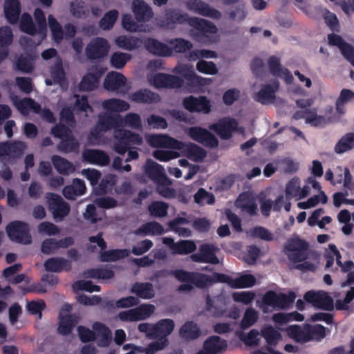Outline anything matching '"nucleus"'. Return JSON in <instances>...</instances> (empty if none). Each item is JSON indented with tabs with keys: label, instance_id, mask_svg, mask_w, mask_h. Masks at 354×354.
<instances>
[{
	"label": "nucleus",
	"instance_id": "nucleus-1",
	"mask_svg": "<svg viewBox=\"0 0 354 354\" xmlns=\"http://www.w3.org/2000/svg\"><path fill=\"white\" fill-rule=\"evenodd\" d=\"M183 78L167 73H159L153 77V84L156 88H180L184 85V80L187 85L192 88H198L208 85L212 82L210 78H205L196 74L194 67L189 64L176 66L174 71Z\"/></svg>",
	"mask_w": 354,
	"mask_h": 354
},
{
	"label": "nucleus",
	"instance_id": "nucleus-2",
	"mask_svg": "<svg viewBox=\"0 0 354 354\" xmlns=\"http://www.w3.org/2000/svg\"><path fill=\"white\" fill-rule=\"evenodd\" d=\"M113 138V149L117 153L123 156L128 152L126 162L138 159V147L143 144L141 135L130 130L120 129L115 130Z\"/></svg>",
	"mask_w": 354,
	"mask_h": 354
},
{
	"label": "nucleus",
	"instance_id": "nucleus-3",
	"mask_svg": "<svg viewBox=\"0 0 354 354\" xmlns=\"http://www.w3.org/2000/svg\"><path fill=\"white\" fill-rule=\"evenodd\" d=\"M163 22L167 27L170 28H174L176 24H188L203 35L214 34L217 32V28L212 22L196 17H189L187 13H183L174 8L166 10Z\"/></svg>",
	"mask_w": 354,
	"mask_h": 354
},
{
	"label": "nucleus",
	"instance_id": "nucleus-4",
	"mask_svg": "<svg viewBox=\"0 0 354 354\" xmlns=\"http://www.w3.org/2000/svg\"><path fill=\"white\" fill-rule=\"evenodd\" d=\"M174 326V322L170 319H160L153 325L151 334L152 338L156 340L147 346V354H153L165 348L169 344L167 336L172 333Z\"/></svg>",
	"mask_w": 354,
	"mask_h": 354
},
{
	"label": "nucleus",
	"instance_id": "nucleus-5",
	"mask_svg": "<svg viewBox=\"0 0 354 354\" xmlns=\"http://www.w3.org/2000/svg\"><path fill=\"white\" fill-rule=\"evenodd\" d=\"M295 299L296 294L292 291L285 294L277 293L273 290H268L263 295L261 301H257V304L261 309L268 306L284 309L291 307Z\"/></svg>",
	"mask_w": 354,
	"mask_h": 354
},
{
	"label": "nucleus",
	"instance_id": "nucleus-6",
	"mask_svg": "<svg viewBox=\"0 0 354 354\" xmlns=\"http://www.w3.org/2000/svg\"><path fill=\"white\" fill-rule=\"evenodd\" d=\"M6 230L12 241L24 245L30 244L32 242L28 225L24 221H12L6 226Z\"/></svg>",
	"mask_w": 354,
	"mask_h": 354
},
{
	"label": "nucleus",
	"instance_id": "nucleus-7",
	"mask_svg": "<svg viewBox=\"0 0 354 354\" xmlns=\"http://www.w3.org/2000/svg\"><path fill=\"white\" fill-rule=\"evenodd\" d=\"M304 301L319 310H335L334 300L324 290H308L304 295Z\"/></svg>",
	"mask_w": 354,
	"mask_h": 354
},
{
	"label": "nucleus",
	"instance_id": "nucleus-8",
	"mask_svg": "<svg viewBox=\"0 0 354 354\" xmlns=\"http://www.w3.org/2000/svg\"><path fill=\"white\" fill-rule=\"evenodd\" d=\"M46 199L48 209L51 212L55 221H62L69 214L70 205L59 195L55 193H48Z\"/></svg>",
	"mask_w": 354,
	"mask_h": 354
},
{
	"label": "nucleus",
	"instance_id": "nucleus-9",
	"mask_svg": "<svg viewBox=\"0 0 354 354\" xmlns=\"http://www.w3.org/2000/svg\"><path fill=\"white\" fill-rule=\"evenodd\" d=\"M308 248V242L298 236L288 239L284 246L286 251L291 252L288 258L295 263L302 262L307 259Z\"/></svg>",
	"mask_w": 354,
	"mask_h": 354
},
{
	"label": "nucleus",
	"instance_id": "nucleus-10",
	"mask_svg": "<svg viewBox=\"0 0 354 354\" xmlns=\"http://www.w3.org/2000/svg\"><path fill=\"white\" fill-rule=\"evenodd\" d=\"M110 48L108 41L103 37L92 39L87 44L85 54L89 60L100 59L107 55Z\"/></svg>",
	"mask_w": 354,
	"mask_h": 354
},
{
	"label": "nucleus",
	"instance_id": "nucleus-11",
	"mask_svg": "<svg viewBox=\"0 0 354 354\" xmlns=\"http://www.w3.org/2000/svg\"><path fill=\"white\" fill-rule=\"evenodd\" d=\"M183 107L190 113L208 114L211 111L210 100L206 96L190 95L183 100Z\"/></svg>",
	"mask_w": 354,
	"mask_h": 354
},
{
	"label": "nucleus",
	"instance_id": "nucleus-12",
	"mask_svg": "<svg viewBox=\"0 0 354 354\" xmlns=\"http://www.w3.org/2000/svg\"><path fill=\"white\" fill-rule=\"evenodd\" d=\"M218 248L212 244L203 243L200 245L198 252L190 255L192 261L211 264H218L219 259L216 255Z\"/></svg>",
	"mask_w": 354,
	"mask_h": 354
},
{
	"label": "nucleus",
	"instance_id": "nucleus-13",
	"mask_svg": "<svg viewBox=\"0 0 354 354\" xmlns=\"http://www.w3.org/2000/svg\"><path fill=\"white\" fill-rule=\"evenodd\" d=\"M188 136L205 147L214 148L218 145V140L210 131L201 127H192L188 129Z\"/></svg>",
	"mask_w": 354,
	"mask_h": 354
},
{
	"label": "nucleus",
	"instance_id": "nucleus-14",
	"mask_svg": "<svg viewBox=\"0 0 354 354\" xmlns=\"http://www.w3.org/2000/svg\"><path fill=\"white\" fill-rule=\"evenodd\" d=\"M239 123L234 118H224L218 122L212 124L209 128L215 131L223 140L230 139L236 131Z\"/></svg>",
	"mask_w": 354,
	"mask_h": 354
},
{
	"label": "nucleus",
	"instance_id": "nucleus-15",
	"mask_svg": "<svg viewBox=\"0 0 354 354\" xmlns=\"http://www.w3.org/2000/svg\"><path fill=\"white\" fill-rule=\"evenodd\" d=\"M185 5L189 10L203 17L219 19L222 16L219 10L211 8L201 0H188Z\"/></svg>",
	"mask_w": 354,
	"mask_h": 354
},
{
	"label": "nucleus",
	"instance_id": "nucleus-16",
	"mask_svg": "<svg viewBox=\"0 0 354 354\" xmlns=\"http://www.w3.org/2000/svg\"><path fill=\"white\" fill-rule=\"evenodd\" d=\"M151 147L156 148L180 149L183 142L166 134H152L147 138Z\"/></svg>",
	"mask_w": 354,
	"mask_h": 354
},
{
	"label": "nucleus",
	"instance_id": "nucleus-17",
	"mask_svg": "<svg viewBox=\"0 0 354 354\" xmlns=\"http://www.w3.org/2000/svg\"><path fill=\"white\" fill-rule=\"evenodd\" d=\"M105 73L103 68L95 66L92 72L88 73L81 80L79 89L81 91H91L98 87L100 80Z\"/></svg>",
	"mask_w": 354,
	"mask_h": 354
},
{
	"label": "nucleus",
	"instance_id": "nucleus-18",
	"mask_svg": "<svg viewBox=\"0 0 354 354\" xmlns=\"http://www.w3.org/2000/svg\"><path fill=\"white\" fill-rule=\"evenodd\" d=\"M144 171L148 178L158 184L163 185L169 181L164 172L163 167L151 159L147 160L144 166Z\"/></svg>",
	"mask_w": 354,
	"mask_h": 354
},
{
	"label": "nucleus",
	"instance_id": "nucleus-19",
	"mask_svg": "<svg viewBox=\"0 0 354 354\" xmlns=\"http://www.w3.org/2000/svg\"><path fill=\"white\" fill-rule=\"evenodd\" d=\"M92 328L95 330L97 345L100 348L109 346L112 342V333L110 328L99 322H94Z\"/></svg>",
	"mask_w": 354,
	"mask_h": 354
},
{
	"label": "nucleus",
	"instance_id": "nucleus-20",
	"mask_svg": "<svg viewBox=\"0 0 354 354\" xmlns=\"http://www.w3.org/2000/svg\"><path fill=\"white\" fill-rule=\"evenodd\" d=\"M44 268L48 272H70L72 269V263L71 261L63 257H50L44 261Z\"/></svg>",
	"mask_w": 354,
	"mask_h": 354
},
{
	"label": "nucleus",
	"instance_id": "nucleus-21",
	"mask_svg": "<svg viewBox=\"0 0 354 354\" xmlns=\"http://www.w3.org/2000/svg\"><path fill=\"white\" fill-rule=\"evenodd\" d=\"M173 274L179 281L193 283L199 288H202L203 279H206L203 273L189 272L182 269L174 270Z\"/></svg>",
	"mask_w": 354,
	"mask_h": 354
},
{
	"label": "nucleus",
	"instance_id": "nucleus-22",
	"mask_svg": "<svg viewBox=\"0 0 354 354\" xmlns=\"http://www.w3.org/2000/svg\"><path fill=\"white\" fill-rule=\"evenodd\" d=\"M132 12L137 22H147L153 16L151 8L143 0H133Z\"/></svg>",
	"mask_w": 354,
	"mask_h": 354
},
{
	"label": "nucleus",
	"instance_id": "nucleus-23",
	"mask_svg": "<svg viewBox=\"0 0 354 354\" xmlns=\"http://www.w3.org/2000/svg\"><path fill=\"white\" fill-rule=\"evenodd\" d=\"M129 100L136 103L151 104L160 101V95L147 88H140L131 93Z\"/></svg>",
	"mask_w": 354,
	"mask_h": 354
},
{
	"label": "nucleus",
	"instance_id": "nucleus-24",
	"mask_svg": "<svg viewBox=\"0 0 354 354\" xmlns=\"http://www.w3.org/2000/svg\"><path fill=\"white\" fill-rule=\"evenodd\" d=\"M82 158L85 162L100 166H106L110 162L108 154L100 149H85L82 152Z\"/></svg>",
	"mask_w": 354,
	"mask_h": 354
},
{
	"label": "nucleus",
	"instance_id": "nucleus-25",
	"mask_svg": "<svg viewBox=\"0 0 354 354\" xmlns=\"http://www.w3.org/2000/svg\"><path fill=\"white\" fill-rule=\"evenodd\" d=\"M97 126L100 127L103 132L123 126V118L119 114L104 113L98 116Z\"/></svg>",
	"mask_w": 354,
	"mask_h": 354
},
{
	"label": "nucleus",
	"instance_id": "nucleus-26",
	"mask_svg": "<svg viewBox=\"0 0 354 354\" xmlns=\"http://www.w3.org/2000/svg\"><path fill=\"white\" fill-rule=\"evenodd\" d=\"M139 299L133 296L122 297L118 301L104 299L102 306L104 310H115L116 308H131L138 305Z\"/></svg>",
	"mask_w": 354,
	"mask_h": 354
},
{
	"label": "nucleus",
	"instance_id": "nucleus-27",
	"mask_svg": "<svg viewBox=\"0 0 354 354\" xmlns=\"http://www.w3.org/2000/svg\"><path fill=\"white\" fill-rule=\"evenodd\" d=\"M86 185L84 180L75 178L71 185H66L62 190L64 196L68 200H75L77 196L86 193Z\"/></svg>",
	"mask_w": 354,
	"mask_h": 354
},
{
	"label": "nucleus",
	"instance_id": "nucleus-28",
	"mask_svg": "<svg viewBox=\"0 0 354 354\" xmlns=\"http://www.w3.org/2000/svg\"><path fill=\"white\" fill-rule=\"evenodd\" d=\"M227 347V341L216 335L209 337L203 344V348L208 354L221 353L226 350Z\"/></svg>",
	"mask_w": 354,
	"mask_h": 354
},
{
	"label": "nucleus",
	"instance_id": "nucleus-29",
	"mask_svg": "<svg viewBox=\"0 0 354 354\" xmlns=\"http://www.w3.org/2000/svg\"><path fill=\"white\" fill-rule=\"evenodd\" d=\"M126 83L127 78L123 74L112 71L106 76L104 86L108 91H115L124 86Z\"/></svg>",
	"mask_w": 354,
	"mask_h": 354
},
{
	"label": "nucleus",
	"instance_id": "nucleus-30",
	"mask_svg": "<svg viewBox=\"0 0 354 354\" xmlns=\"http://www.w3.org/2000/svg\"><path fill=\"white\" fill-rule=\"evenodd\" d=\"M177 149L182 151L189 160L194 162H201L207 156L204 149L193 143L185 144L183 142L181 148Z\"/></svg>",
	"mask_w": 354,
	"mask_h": 354
},
{
	"label": "nucleus",
	"instance_id": "nucleus-31",
	"mask_svg": "<svg viewBox=\"0 0 354 354\" xmlns=\"http://www.w3.org/2000/svg\"><path fill=\"white\" fill-rule=\"evenodd\" d=\"M59 317V322L57 330L62 335L70 334L79 322V317L76 315L66 314L62 315L60 313Z\"/></svg>",
	"mask_w": 354,
	"mask_h": 354
},
{
	"label": "nucleus",
	"instance_id": "nucleus-32",
	"mask_svg": "<svg viewBox=\"0 0 354 354\" xmlns=\"http://www.w3.org/2000/svg\"><path fill=\"white\" fill-rule=\"evenodd\" d=\"M145 48L151 53L159 56H168L171 54L169 47L154 38H147L144 41Z\"/></svg>",
	"mask_w": 354,
	"mask_h": 354
},
{
	"label": "nucleus",
	"instance_id": "nucleus-33",
	"mask_svg": "<svg viewBox=\"0 0 354 354\" xmlns=\"http://www.w3.org/2000/svg\"><path fill=\"white\" fill-rule=\"evenodd\" d=\"M5 16L10 24L17 23L21 13V3L19 0H6L4 5Z\"/></svg>",
	"mask_w": 354,
	"mask_h": 354
},
{
	"label": "nucleus",
	"instance_id": "nucleus-34",
	"mask_svg": "<svg viewBox=\"0 0 354 354\" xmlns=\"http://www.w3.org/2000/svg\"><path fill=\"white\" fill-rule=\"evenodd\" d=\"M287 335L295 342L304 344L309 342V337L306 333V324L302 326L291 325L286 328Z\"/></svg>",
	"mask_w": 354,
	"mask_h": 354
},
{
	"label": "nucleus",
	"instance_id": "nucleus-35",
	"mask_svg": "<svg viewBox=\"0 0 354 354\" xmlns=\"http://www.w3.org/2000/svg\"><path fill=\"white\" fill-rule=\"evenodd\" d=\"M180 337L187 341L194 340L201 335L198 325L192 321L186 322L179 330Z\"/></svg>",
	"mask_w": 354,
	"mask_h": 354
},
{
	"label": "nucleus",
	"instance_id": "nucleus-36",
	"mask_svg": "<svg viewBox=\"0 0 354 354\" xmlns=\"http://www.w3.org/2000/svg\"><path fill=\"white\" fill-rule=\"evenodd\" d=\"M57 150L63 153L77 152L80 149V142L75 138L73 132L60 140L57 146Z\"/></svg>",
	"mask_w": 354,
	"mask_h": 354
},
{
	"label": "nucleus",
	"instance_id": "nucleus-37",
	"mask_svg": "<svg viewBox=\"0 0 354 354\" xmlns=\"http://www.w3.org/2000/svg\"><path fill=\"white\" fill-rule=\"evenodd\" d=\"M165 232L163 226L156 221H150L141 225L135 231L136 235H161Z\"/></svg>",
	"mask_w": 354,
	"mask_h": 354
},
{
	"label": "nucleus",
	"instance_id": "nucleus-38",
	"mask_svg": "<svg viewBox=\"0 0 354 354\" xmlns=\"http://www.w3.org/2000/svg\"><path fill=\"white\" fill-rule=\"evenodd\" d=\"M34 60L35 56L32 54H21L15 62V68L24 73H30L34 69Z\"/></svg>",
	"mask_w": 354,
	"mask_h": 354
},
{
	"label": "nucleus",
	"instance_id": "nucleus-39",
	"mask_svg": "<svg viewBox=\"0 0 354 354\" xmlns=\"http://www.w3.org/2000/svg\"><path fill=\"white\" fill-rule=\"evenodd\" d=\"M268 64L272 75L279 77L284 76L287 80L290 79V80L292 79L290 71L282 67L280 64V59L277 57H270L268 60Z\"/></svg>",
	"mask_w": 354,
	"mask_h": 354
},
{
	"label": "nucleus",
	"instance_id": "nucleus-40",
	"mask_svg": "<svg viewBox=\"0 0 354 354\" xmlns=\"http://www.w3.org/2000/svg\"><path fill=\"white\" fill-rule=\"evenodd\" d=\"M354 149V133L344 134L336 143L334 151L337 154H342Z\"/></svg>",
	"mask_w": 354,
	"mask_h": 354
},
{
	"label": "nucleus",
	"instance_id": "nucleus-41",
	"mask_svg": "<svg viewBox=\"0 0 354 354\" xmlns=\"http://www.w3.org/2000/svg\"><path fill=\"white\" fill-rule=\"evenodd\" d=\"M129 255L127 249H113L106 251H102L100 254L101 262H113L124 259Z\"/></svg>",
	"mask_w": 354,
	"mask_h": 354
},
{
	"label": "nucleus",
	"instance_id": "nucleus-42",
	"mask_svg": "<svg viewBox=\"0 0 354 354\" xmlns=\"http://www.w3.org/2000/svg\"><path fill=\"white\" fill-rule=\"evenodd\" d=\"M115 44L119 48L131 51L138 48L142 41L136 37L120 35L115 39Z\"/></svg>",
	"mask_w": 354,
	"mask_h": 354
},
{
	"label": "nucleus",
	"instance_id": "nucleus-43",
	"mask_svg": "<svg viewBox=\"0 0 354 354\" xmlns=\"http://www.w3.org/2000/svg\"><path fill=\"white\" fill-rule=\"evenodd\" d=\"M102 107L106 111L119 113L128 111L130 108V105L124 100L111 98L103 101Z\"/></svg>",
	"mask_w": 354,
	"mask_h": 354
},
{
	"label": "nucleus",
	"instance_id": "nucleus-44",
	"mask_svg": "<svg viewBox=\"0 0 354 354\" xmlns=\"http://www.w3.org/2000/svg\"><path fill=\"white\" fill-rule=\"evenodd\" d=\"M154 311H120L119 318L125 322H138L149 318Z\"/></svg>",
	"mask_w": 354,
	"mask_h": 354
},
{
	"label": "nucleus",
	"instance_id": "nucleus-45",
	"mask_svg": "<svg viewBox=\"0 0 354 354\" xmlns=\"http://www.w3.org/2000/svg\"><path fill=\"white\" fill-rule=\"evenodd\" d=\"M131 292L142 299H151L154 296L153 286L150 283H136L131 288Z\"/></svg>",
	"mask_w": 354,
	"mask_h": 354
},
{
	"label": "nucleus",
	"instance_id": "nucleus-46",
	"mask_svg": "<svg viewBox=\"0 0 354 354\" xmlns=\"http://www.w3.org/2000/svg\"><path fill=\"white\" fill-rule=\"evenodd\" d=\"M50 73L54 84L61 85L66 80V73L61 59H57L55 64L51 66Z\"/></svg>",
	"mask_w": 354,
	"mask_h": 354
},
{
	"label": "nucleus",
	"instance_id": "nucleus-47",
	"mask_svg": "<svg viewBox=\"0 0 354 354\" xmlns=\"http://www.w3.org/2000/svg\"><path fill=\"white\" fill-rule=\"evenodd\" d=\"M261 336L265 339L268 345L276 346L281 339V333L271 325L265 326L261 331Z\"/></svg>",
	"mask_w": 354,
	"mask_h": 354
},
{
	"label": "nucleus",
	"instance_id": "nucleus-48",
	"mask_svg": "<svg viewBox=\"0 0 354 354\" xmlns=\"http://www.w3.org/2000/svg\"><path fill=\"white\" fill-rule=\"evenodd\" d=\"M52 162L55 169L61 174H68L73 172V164L64 158L55 155L52 157Z\"/></svg>",
	"mask_w": 354,
	"mask_h": 354
},
{
	"label": "nucleus",
	"instance_id": "nucleus-49",
	"mask_svg": "<svg viewBox=\"0 0 354 354\" xmlns=\"http://www.w3.org/2000/svg\"><path fill=\"white\" fill-rule=\"evenodd\" d=\"M196 250V245L192 240H180L176 243L173 254L187 255Z\"/></svg>",
	"mask_w": 354,
	"mask_h": 354
},
{
	"label": "nucleus",
	"instance_id": "nucleus-50",
	"mask_svg": "<svg viewBox=\"0 0 354 354\" xmlns=\"http://www.w3.org/2000/svg\"><path fill=\"white\" fill-rule=\"evenodd\" d=\"M275 98V90L270 84L264 85L257 93L254 100L262 104H266Z\"/></svg>",
	"mask_w": 354,
	"mask_h": 354
},
{
	"label": "nucleus",
	"instance_id": "nucleus-51",
	"mask_svg": "<svg viewBox=\"0 0 354 354\" xmlns=\"http://www.w3.org/2000/svg\"><path fill=\"white\" fill-rule=\"evenodd\" d=\"M169 205L162 201H153L148 206L149 214L156 218H162L167 215Z\"/></svg>",
	"mask_w": 354,
	"mask_h": 354
},
{
	"label": "nucleus",
	"instance_id": "nucleus-52",
	"mask_svg": "<svg viewBox=\"0 0 354 354\" xmlns=\"http://www.w3.org/2000/svg\"><path fill=\"white\" fill-rule=\"evenodd\" d=\"M237 203L241 209L248 212L250 216L257 214V205L252 198H250L248 196L241 194L237 199Z\"/></svg>",
	"mask_w": 354,
	"mask_h": 354
},
{
	"label": "nucleus",
	"instance_id": "nucleus-53",
	"mask_svg": "<svg viewBox=\"0 0 354 354\" xmlns=\"http://www.w3.org/2000/svg\"><path fill=\"white\" fill-rule=\"evenodd\" d=\"M206 277V279H203V284L202 286V288L212 284L213 283H225L228 284L231 288H232V279L233 278L223 273L214 272L212 276H209L205 274Z\"/></svg>",
	"mask_w": 354,
	"mask_h": 354
},
{
	"label": "nucleus",
	"instance_id": "nucleus-54",
	"mask_svg": "<svg viewBox=\"0 0 354 354\" xmlns=\"http://www.w3.org/2000/svg\"><path fill=\"white\" fill-rule=\"evenodd\" d=\"M306 328L309 342L312 340L320 341L326 336V328L321 324L313 326L306 324Z\"/></svg>",
	"mask_w": 354,
	"mask_h": 354
},
{
	"label": "nucleus",
	"instance_id": "nucleus-55",
	"mask_svg": "<svg viewBox=\"0 0 354 354\" xmlns=\"http://www.w3.org/2000/svg\"><path fill=\"white\" fill-rule=\"evenodd\" d=\"M87 277L97 279H111L114 277V272L108 268H97L88 269L86 271Z\"/></svg>",
	"mask_w": 354,
	"mask_h": 354
},
{
	"label": "nucleus",
	"instance_id": "nucleus-56",
	"mask_svg": "<svg viewBox=\"0 0 354 354\" xmlns=\"http://www.w3.org/2000/svg\"><path fill=\"white\" fill-rule=\"evenodd\" d=\"M131 59V55L129 53L115 52L111 56L110 64L113 68L122 69Z\"/></svg>",
	"mask_w": 354,
	"mask_h": 354
},
{
	"label": "nucleus",
	"instance_id": "nucleus-57",
	"mask_svg": "<svg viewBox=\"0 0 354 354\" xmlns=\"http://www.w3.org/2000/svg\"><path fill=\"white\" fill-rule=\"evenodd\" d=\"M20 28L21 31L30 35H35L38 33V28H36L31 16L28 13L22 15Z\"/></svg>",
	"mask_w": 354,
	"mask_h": 354
},
{
	"label": "nucleus",
	"instance_id": "nucleus-58",
	"mask_svg": "<svg viewBox=\"0 0 354 354\" xmlns=\"http://www.w3.org/2000/svg\"><path fill=\"white\" fill-rule=\"evenodd\" d=\"M354 99V92L350 89L343 88L339 96L336 100L335 106L337 113L341 114L344 113V104L350 100Z\"/></svg>",
	"mask_w": 354,
	"mask_h": 354
},
{
	"label": "nucleus",
	"instance_id": "nucleus-59",
	"mask_svg": "<svg viewBox=\"0 0 354 354\" xmlns=\"http://www.w3.org/2000/svg\"><path fill=\"white\" fill-rule=\"evenodd\" d=\"M255 277L250 274H243L232 279V288H246L254 286Z\"/></svg>",
	"mask_w": 354,
	"mask_h": 354
},
{
	"label": "nucleus",
	"instance_id": "nucleus-60",
	"mask_svg": "<svg viewBox=\"0 0 354 354\" xmlns=\"http://www.w3.org/2000/svg\"><path fill=\"white\" fill-rule=\"evenodd\" d=\"M118 18V12L116 10L108 11L99 22L100 27L104 30L111 29Z\"/></svg>",
	"mask_w": 354,
	"mask_h": 354
},
{
	"label": "nucleus",
	"instance_id": "nucleus-61",
	"mask_svg": "<svg viewBox=\"0 0 354 354\" xmlns=\"http://www.w3.org/2000/svg\"><path fill=\"white\" fill-rule=\"evenodd\" d=\"M194 200L198 205H212L215 201V197L212 193L208 192L204 188H199L194 196Z\"/></svg>",
	"mask_w": 354,
	"mask_h": 354
},
{
	"label": "nucleus",
	"instance_id": "nucleus-62",
	"mask_svg": "<svg viewBox=\"0 0 354 354\" xmlns=\"http://www.w3.org/2000/svg\"><path fill=\"white\" fill-rule=\"evenodd\" d=\"M26 145L21 141L9 142L8 158L12 160L19 158L24 153Z\"/></svg>",
	"mask_w": 354,
	"mask_h": 354
},
{
	"label": "nucleus",
	"instance_id": "nucleus-63",
	"mask_svg": "<svg viewBox=\"0 0 354 354\" xmlns=\"http://www.w3.org/2000/svg\"><path fill=\"white\" fill-rule=\"evenodd\" d=\"M122 25L124 29L130 32H136L143 31V26L139 25L135 21L131 15L125 14L122 16Z\"/></svg>",
	"mask_w": 354,
	"mask_h": 354
},
{
	"label": "nucleus",
	"instance_id": "nucleus-64",
	"mask_svg": "<svg viewBox=\"0 0 354 354\" xmlns=\"http://www.w3.org/2000/svg\"><path fill=\"white\" fill-rule=\"evenodd\" d=\"M71 14L76 18H86L88 15V10L82 1L75 0L70 5Z\"/></svg>",
	"mask_w": 354,
	"mask_h": 354
}]
</instances>
